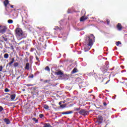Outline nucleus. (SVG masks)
Returning <instances> with one entry per match:
<instances>
[{
  "mask_svg": "<svg viewBox=\"0 0 127 127\" xmlns=\"http://www.w3.org/2000/svg\"><path fill=\"white\" fill-rule=\"evenodd\" d=\"M95 40V36L94 35L91 34L90 36H86L85 37V39L84 42V45L85 47L84 48V52H87L90 50V48H92V46L94 44V41Z\"/></svg>",
  "mask_w": 127,
  "mask_h": 127,
  "instance_id": "f257e3e1",
  "label": "nucleus"
},
{
  "mask_svg": "<svg viewBox=\"0 0 127 127\" xmlns=\"http://www.w3.org/2000/svg\"><path fill=\"white\" fill-rule=\"evenodd\" d=\"M15 32L18 40H21L23 38H25L27 35L26 33H23L22 30L19 28L16 29Z\"/></svg>",
  "mask_w": 127,
  "mask_h": 127,
  "instance_id": "f03ea898",
  "label": "nucleus"
},
{
  "mask_svg": "<svg viewBox=\"0 0 127 127\" xmlns=\"http://www.w3.org/2000/svg\"><path fill=\"white\" fill-rule=\"evenodd\" d=\"M77 80H80V82L78 83L79 89H81V88H85V87H87V86H88V82L87 81H83L80 78H77Z\"/></svg>",
  "mask_w": 127,
  "mask_h": 127,
  "instance_id": "7ed1b4c3",
  "label": "nucleus"
},
{
  "mask_svg": "<svg viewBox=\"0 0 127 127\" xmlns=\"http://www.w3.org/2000/svg\"><path fill=\"white\" fill-rule=\"evenodd\" d=\"M79 115H81V116H88L89 115V111H87L86 109H81L79 111Z\"/></svg>",
  "mask_w": 127,
  "mask_h": 127,
  "instance_id": "20e7f679",
  "label": "nucleus"
},
{
  "mask_svg": "<svg viewBox=\"0 0 127 127\" xmlns=\"http://www.w3.org/2000/svg\"><path fill=\"white\" fill-rule=\"evenodd\" d=\"M3 28L2 29L0 30V33H1L2 34H3L6 31V29H7V27L5 26H4Z\"/></svg>",
  "mask_w": 127,
  "mask_h": 127,
  "instance_id": "39448f33",
  "label": "nucleus"
},
{
  "mask_svg": "<svg viewBox=\"0 0 127 127\" xmlns=\"http://www.w3.org/2000/svg\"><path fill=\"white\" fill-rule=\"evenodd\" d=\"M101 71H102L103 72V73H106V72H107V71H108V68L107 67H106V66L103 65V66H102V67L101 68Z\"/></svg>",
  "mask_w": 127,
  "mask_h": 127,
  "instance_id": "423d86ee",
  "label": "nucleus"
},
{
  "mask_svg": "<svg viewBox=\"0 0 127 127\" xmlns=\"http://www.w3.org/2000/svg\"><path fill=\"white\" fill-rule=\"evenodd\" d=\"M15 97H16V95L15 94H13L10 95V98L11 99V101H14L15 99Z\"/></svg>",
  "mask_w": 127,
  "mask_h": 127,
  "instance_id": "0eeeda50",
  "label": "nucleus"
},
{
  "mask_svg": "<svg viewBox=\"0 0 127 127\" xmlns=\"http://www.w3.org/2000/svg\"><path fill=\"white\" fill-rule=\"evenodd\" d=\"M98 122L99 124H102V123H103V117L99 116L98 118Z\"/></svg>",
  "mask_w": 127,
  "mask_h": 127,
  "instance_id": "6e6552de",
  "label": "nucleus"
},
{
  "mask_svg": "<svg viewBox=\"0 0 127 127\" xmlns=\"http://www.w3.org/2000/svg\"><path fill=\"white\" fill-rule=\"evenodd\" d=\"M3 121L4 123H5L6 125H9V124H10V121H9V119L7 118L4 119Z\"/></svg>",
  "mask_w": 127,
  "mask_h": 127,
  "instance_id": "1a4fd4ad",
  "label": "nucleus"
},
{
  "mask_svg": "<svg viewBox=\"0 0 127 127\" xmlns=\"http://www.w3.org/2000/svg\"><path fill=\"white\" fill-rule=\"evenodd\" d=\"M123 28V26H122V24L121 23H118L117 25V29L121 31L122 30V29Z\"/></svg>",
  "mask_w": 127,
  "mask_h": 127,
  "instance_id": "9d476101",
  "label": "nucleus"
},
{
  "mask_svg": "<svg viewBox=\"0 0 127 127\" xmlns=\"http://www.w3.org/2000/svg\"><path fill=\"white\" fill-rule=\"evenodd\" d=\"M55 75H57V76H59V75H63V72H62V71H61V70H60L58 72H56L55 73Z\"/></svg>",
  "mask_w": 127,
  "mask_h": 127,
  "instance_id": "9b49d317",
  "label": "nucleus"
},
{
  "mask_svg": "<svg viewBox=\"0 0 127 127\" xmlns=\"http://www.w3.org/2000/svg\"><path fill=\"white\" fill-rule=\"evenodd\" d=\"M13 62H14V58H12L11 59V61L9 62L7 64V66H8V65H9V66H11V64H13Z\"/></svg>",
  "mask_w": 127,
  "mask_h": 127,
  "instance_id": "f8f14e48",
  "label": "nucleus"
},
{
  "mask_svg": "<svg viewBox=\"0 0 127 127\" xmlns=\"http://www.w3.org/2000/svg\"><path fill=\"white\" fill-rule=\"evenodd\" d=\"M77 72H78V69L76 68H74L71 71V74H75V73H77Z\"/></svg>",
  "mask_w": 127,
  "mask_h": 127,
  "instance_id": "ddd939ff",
  "label": "nucleus"
},
{
  "mask_svg": "<svg viewBox=\"0 0 127 127\" xmlns=\"http://www.w3.org/2000/svg\"><path fill=\"white\" fill-rule=\"evenodd\" d=\"M25 69H26V70H29V63H27L26 64V66L25 67Z\"/></svg>",
  "mask_w": 127,
  "mask_h": 127,
  "instance_id": "4468645a",
  "label": "nucleus"
},
{
  "mask_svg": "<svg viewBox=\"0 0 127 127\" xmlns=\"http://www.w3.org/2000/svg\"><path fill=\"white\" fill-rule=\"evenodd\" d=\"M43 127H52V126H51L49 123H46L44 124Z\"/></svg>",
  "mask_w": 127,
  "mask_h": 127,
  "instance_id": "2eb2a0df",
  "label": "nucleus"
},
{
  "mask_svg": "<svg viewBox=\"0 0 127 127\" xmlns=\"http://www.w3.org/2000/svg\"><path fill=\"white\" fill-rule=\"evenodd\" d=\"M9 2L8 0H5L4 1V4L5 6H6L8 4Z\"/></svg>",
  "mask_w": 127,
  "mask_h": 127,
  "instance_id": "dca6fc26",
  "label": "nucleus"
},
{
  "mask_svg": "<svg viewBox=\"0 0 127 127\" xmlns=\"http://www.w3.org/2000/svg\"><path fill=\"white\" fill-rule=\"evenodd\" d=\"M44 108L45 110H48V109H49V106H48V105L47 104H45L44 105Z\"/></svg>",
  "mask_w": 127,
  "mask_h": 127,
  "instance_id": "f3484780",
  "label": "nucleus"
},
{
  "mask_svg": "<svg viewBox=\"0 0 127 127\" xmlns=\"http://www.w3.org/2000/svg\"><path fill=\"white\" fill-rule=\"evenodd\" d=\"M86 19H87V18H85V17H84V16H82V17H81V18H80V21H84V20H86Z\"/></svg>",
  "mask_w": 127,
  "mask_h": 127,
  "instance_id": "a211bd4d",
  "label": "nucleus"
},
{
  "mask_svg": "<svg viewBox=\"0 0 127 127\" xmlns=\"http://www.w3.org/2000/svg\"><path fill=\"white\" fill-rule=\"evenodd\" d=\"M12 16H14V18L17 17V13L14 11V13L12 14Z\"/></svg>",
  "mask_w": 127,
  "mask_h": 127,
  "instance_id": "6ab92c4d",
  "label": "nucleus"
},
{
  "mask_svg": "<svg viewBox=\"0 0 127 127\" xmlns=\"http://www.w3.org/2000/svg\"><path fill=\"white\" fill-rule=\"evenodd\" d=\"M32 121L35 122L36 124H37V123H38V120L36 119V118H33Z\"/></svg>",
  "mask_w": 127,
  "mask_h": 127,
  "instance_id": "aec40b11",
  "label": "nucleus"
},
{
  "mask_svg": "<svg viewBox=\"0 0 127 127\" xmlns=\"http://www.w3.org/2000/svg\"><path fill=\"white\" fill-rule=\"evenodd\" d=\"M8 54H5L4 55V58H5V59H7L8 58Z\"/></svg>",
  "mask_w": 127,
  "mask_h": 127,
  "instance_id": "412c9836",
  "label": "nucleus"
},
{
  "mask_svg": "<svg viewBox=\"0 0 127 127\" xmlns=\"http://www.w3.org/2000/svg\"><path fill=\"white\" fill-rule=\"evenodd\" d=\"M80 110H81V108L79 107V108H74V111L75 112H79V111H80Z\"/></svg>",
  "mask_w": 127,
  "mask_h": 127,
  "instance_id": "4be33fe9",
  "label": "nucleus"
},
{
  "mask_svg": "<svg viewBox=\"0 0 127 127\" xmlns=\"http://www.w3.org/2000/svg\"><path fill=\"white\" fill-rule=\"evenodd\" d=\"M71 114H73V111H66V115H70Z\"/></svg>",
  "mask_w": 127,
  "mask_h": 127,
  "instance_id": "5701e85b",
  "label": "nucleus"
},
{
  "mask_svg": "<svg viewBox=\"0 0 127 127\" xmlns=\"http://www.w3.org/2000/svg\"><path fill=\"white\" fill-rule=\"evenodd\" d=\"M45 70H46V71H50V68H49V66H47L45 68Z\"/></svg>",
  "mask_w": 127,
  "mask_h": 127,
  "instance_id": "b1692460",
  "label": "nucleus"
},
{
  "mask_svg": "<svg viewBox=\"0 0 127 127\" xmlns=\"http://www.w3.org/2000/svg\"><path fill=\"white\" fill-rule=\"evenodd\" d=\"M94 75H95V73H94V72H90V73H89L88 74V76H94Z\"/></svg>",
  "mask_w": 127,
  "mask_h": 127,
  "instance_id": "393cba45",
  "label": "nucleus"
},
{
  "mask_svg": "<svg viewBox=\"0 0 127 127\" xmlns=\"http://www.w3.org/2000/svg\"><path fill=\"white\" fill-rule=\"evenodd\" d=\"M7 22H8V23L11 24V23H13V21L12 19H9L7 21Z\"/></svg>",
  "mask_w": 127,
  "mask_h": 127,
  "instance_id": "a878e982",
  "label": "nucleus"
},
{
  "mask_svg": "<svg viewBox=\"0 0 127 127\" xmlns=\"http://www.w3.org/2000/svg\"><path fill=\"white\" fill-rule=\"evenodd\" d=\"M60 108H62V109H64V108H66V104L60 105Z\"/></svg>",
  "mask_w": 127,
  "mask_h": 127,
  "instance_id": "bb28decb",
  "label": "nucleus"
},
{
  "mask_svg": "<svg viewBox=\"0 0 127 127\" xmlns=\"http://www.w3.org/2000/svg\"><path fill=\"white\" fill-rule=\"evenodd\" d=\"M55 30H59V31H60L61 29L60 28H59L58 26H56V28H54Z\"/></svg>",
  "mask_w": 127,
  "mask_h": 127,
  "instance_id": "cd10ccee",
  "label": "nucleus"
},
{
  "mask_svg": "<svg viewBox=\"0 0 127 127\" xmlns=\"http://www.w3.org/2000/svg\"><path fill=\"white\" fill-rule=\"evenodd\" d=\"M43 117H44V115L43 114H40L39 115L40 119H43Z\"/></svg>",
  "mask_w": 127,
  "mask_h": 127,
  "instance_id": "c85d7f7f",
  "label": "nucleus"
},
{
  "mask_svg": "<svg viewBox=\"0 0 127 127\" xmlns=\"http://www.w3.org/2000/svg\"><path fill=\"white\" fill-rule=\"evenodd\" d=\"M35 55L36 56V60L38 61V62H39L40 61L39 60V58H38V57L36 56V54L35 53Z\"/></svg>",
  "mask_w": 127,
  "mask_h": 127,
  "instance_id": "c756f323",
  "label": "nucleus"
},
{
  "mask_svg": "<svg viewBox=\"0 0 127 127\" xmlns=\"http://www.w3.org/2000/svg\"><path fill=\"white\" fill-rule=\"evenodd\" d=\"M18 66V64L17 63H14V67H17Z\"/></svg>",
  "mask_w": 127,
  "mask_h": 127,
  "instance_id": "7c9ffc66",
  "label": "nucleus"
},
{
  "mask_svg": "<svg viewBox=\"0 0 127 127\" xmlns=\"http://www.w3.org/2000/svg\"><path fill=\"white\" fill-rule=\"evenodd\" d=\"M120 44H122V43H121V42H120V41H118L116 43L117 46H119V45H120Z\"/></svg>",
  "mask_w": 127,
  "mask_h": 127,
  "instance_id": "2f4dec72",
  "label": "nucleus"
},
{
  "mask_svg": "<svg viewBox=\"0 0 127 127\" xmlns=\"http://www.w3.org/2000/svg\"><path fill=\"white\" fill-rule=\"evenodd\" d=\"M3 111V108L2 106H0V113Z\"/></svg>",
  "mask_w": 127,
  "mask_h": 127,
  "instance_id": "473e14b6",
  "label": "nucleus"
},
{
  "mask_svg": "<svg viewBox=\"0 0 127 127\" xmlns=\"http://www.w3.org/2000/svg\"><path fill=\"white\" fill-rule=\"evenodd\" d=\"M4 91L6 93H7L8 92H9V89H8V88H5Z\"/></svg>",
  "mask_w": 127,
  "mask_h": 127,
  "instance_id": "72a5a7b5",
  "label": "nucleus"
},
{
  "mask_svg": "<svg viewBox=\"0 0 127 127\" xmlns=\"http://www.w3.org/2000/svg\"><path fill=\"white\" fill-rule=\"evenodd\" d=\"M67 12L68 13H72V10H71L70 9H68L67 10Z\"/></svg>",
  "mask_w": 127,
  "mask_h": 127,
  "instance_id": "f704fd0d",
  "label": "nucleus"
},
{
  "mask_svg": "<svg viewBox=\"0 0 127 127\" xmlns=\"http://www.w3.org/2000/svg\"><path fill=\"white\" fill-rule=\"evenodd\" d=\"M26 86H27V87H31V86H33V84H27L26 85Z\"/></svg>",
  "mask_w": 127,
  "mask_h": 127,
  "instance_id": "c9c22d12",
  "label": "nucleus"
},
{
  "mask_svg": "<svg viewBox=\"0 0 127 127\" xmlns=\"http://www.w3.org/2000/svg\"><path fill=\"white\" fill-rule=\"evenodd\" d=\"M62 115H67L66 112H63L61 113Z\"/></svg>",
  "mask_w": 127,
  "mask_h": 127,
  "instance_id": "e433bc0d",
  "label": "nucleus"
},
{
  "mask_svg": "<svg viewBox=\"0 0 127 127\" xmlns=\"http://www.w3.org/2000/svg\"><path fill=\"white\" fill-rule=\"evenodd\" d=\"M10 48H11V49H12V50H13V49H14V48H13V46L12 45H10Z\"/></svg>",
  "mask_w": 127,
  "mask_h": 127,
  "instance_id": "4c0bfd02",
  "label": "nucleus"
},
{
  "mask_svg": "<svg viewBox=\"0 0 127 127\" xmlns=\"http://www.w3.org/2000/svg\"><path fill=\"white\" fill-rule=\"evenodd\" d=\"M2 71V66L0 65V72H1Z\"/></svg>",
  "mask_w": 127,
  "mask_h": 127,
  "instance_id": "58836bf2",
  "label": "nucleus"
},
{
  "mask_svg": "<svg viewBox=\"0 0 127 127\" xmlns=\"http://www.w3.org/2000/svg\"><path fill=\"white\" fill-rule=\"evenodd\" d=\"M34 50H35V49L31 48V50H30V52H33V51H34Z\"/></svg>",
  "mask_w": 127,
  "mask_h": 127,
  "instance_id": "ea45409f",
  "label": "nucleus"
},
{
  "mask_svg": "<svg viewBox=\"0 0 127 127\" xmlns=\"http://www.w3.org/2000/svg\"><path fill=\"white\" fill-rule=\"evenodd\" d=\"M63 21H64V20H62L60 22V24H63Z\"/></svg>",
  "mask_w": 127,
  "mask_h": 127,
  "instance_id": "a19ab883",
  "label": "nucleus"
},
{
  "mask_svg": "<svg viewBox=\"0 0 127 127\" xmlns=\"http://www.w3.org/2000/svg\"><path fill=\"white\" fill-rule=\"evenodd\" d=\"M34 77V75L33 74H31V76H29V78H33Z\"/></svg>",
  "mask_w": 127,
  "mask_h": 127,
  "instance_id": "79ce46f5",
  "label": "nucleus"
},
{
  "mask_svg": "<svg viewBox=\"0 0 127 127\" xmlns=\"http://www.w3.org/2000/svg\"><path fill=\"white\" fill-rule=\"evenodd\" d=\"M116 97H117V95H115V96L112 97V99L113 100H116Z\"/></svg>",
  "mask_w": 127,
  "mask_h": 127,
  "instance_id": "37998d69",
  "label": "nucleus"
},
{
  "mask_svg": "<svg viewBox=\"0 0 127 127\" xmlns=\"http://www.w3.org/2000/svg\"><path fill=\"white\" fill-rule=\"evenodd\" d=\"M107 24H108V25L110 24V21H109V19H107Z\"/></svg>",
  "mask_w": 127,
  "mask_h": 127,
  "instance_id": "c03bdc74",
  "label": "nucleus"
},
{
  "mask_svg": "<svg viewBox=\"0 0 127 127\" xmlns=\"http://www.w3.org/2000/svg\"><path fill=\"white\" fill-rule=\"evenodd\" d=\"M37 74H39V71H36V72L35 73V76H36Z\"/></svg>",
  "mask_w": 127,
  "mask_h": 127,
  "instance_id": "a18cd8bd",
  "label": "nucleus"
},
{
  "mask_svg": "<svg viewBox=\"0 0 127 127\" xmlns=\"http://www.w3.org/2000/svg\"><path fill=\"white\" fill-rule=\"evenodd\" d=\"M103 105H104V106L105 107H106L107 104V103L104 102V103H103Z\"/></svg>",
  "mask_w": 127,
  "mask_h": 127,
  "instance_id": "49530a36",
  "label": "nucleus"
},
{
  "mask_svg": "<svg viewBox=\"0 0 127 127\" xmlns=\"http://www.w3.org/2000/svg\"><path fill=\"white\" fill-rule=\"evenodd\" d=\"M62 104V101H61L59 103V105H60V106H61Z\"/></svg>",
  "mask_w": 127,
  "mask_h": 127,
  "instance_id": "de8ad7c7",
  "label": "nucleus"
},
{
  "mask_svg": "<svg viewBox=\"0 0 127 127\" xmlns=\"http://www.w3.org/2000/svg\"><path fill=\"white\" fill-rule=\"evenodd\" d=\"M4 41H7V39L6 38H3Z\"/></svg>",
  "mask_w": 127,
  "mask_h": 127,
  "instance_id": "09e8293b",
  "label": "nucleus"
},
{
  "mask_svg": "<svg viewBox=\"0 0 127 127\" xmlns=\"http://www.w3.org/2000/svg\"><path fill=\"white\" fill-rule=\"evenodd\" d=\"M127 70H126V69L124 70H122L121 72L122 73H124V72H126Z\"/></svg>",
  "mask_w": 127,
  "mask_h": 127,
  "instance_id": "8fccbe9b",
  "label": "nucleus"
},
{
  "mask_svg": "<svg viewBox=\"0 0 127 127\" xmlns=\"http://www.w3.org/2000/svg\"><path fill=\"white\" fill-rule=\"evenodd\" d=\"M30 59H33V57L32 56L30 57Z\"/></svg>",
  "mask_w": 127,
  "mask_h": 127,
  "instance_id": "3c124183",
  "label": "nucleus"
},
{
  "mask_svg": "<svg viewBox=\"0 0 127 127\" xmlns=\"http://www.w3.org/2000/svg\"><path fill=\"white\" fill-rule=\"evenodd\" d=\"M20 77V76H18V77H17V80H18V79H19Z\"/></svg>",
  "mask_w": 127,
  "mask_h": 127,
  "instance_id": "603ef678",
  "label": "nucleus"
},
{
  "mask_svg": "<svg viewBox=\"0 0 127 127\" xmlns=\"http://www.w3.org/2000/svg\"><path fill=\"white\" fill-rule=\"evenodd\" d=\"M64 39H67V37L66 36H64Z\"/></svg>",
  "mask_w": 127,
  "mask_h": 127,
  "instance_id": "864d4df0",
  "label": "nucleus"
},
{
  "mask_svg": "<svg viewBox=\"0 0 127 127\" xmlns=\"http://www.w3.org/2000/svg\"><path fill=\"white\" fill-rule=\"evenodd\" d=\"M65 56H66V54H64V57H65Z\"/></svg>",
  "mask_w": 127,
  "mask_h": 127,
  "instance_id": "5fc2aeb1",
  "label": "nucleus"
},
{
  "mask_svg": "<svg viewBox=\"0 0 127 127\" xmlns=\"http://www.w3.org/2000/svg\"><path fill=\"white\" fill-rule=\"evenodd\" d=\"M45 82H46V83H47L48 82H49V81L48 80H46Z\"/></svg>",
  "mask_w": 127,
  "mask_h": 127,
  "instance_id": "6e6d98bb",
  "label": "nucleus"
},
{
  "mask_svg": "<svg viewBox=\"0 0 127 127\" xmlns=\"http://www.w3.org/2000/svg\"><path fill=\"white\" fill-rule=\"evenodd\" d=\"M110 70H111V71H113V70H114V68H111Z\"/></svg>",
  "mask_w": 127,
  "mask_h": 127,
  "instance_id": "4d7b16f0",
  "label": "nucleus"
},
{
  "mask_svg": "<svg viewBox=\"0 0 127 127\" xmlns=\"http://www.w3.org/2000/svg\"><path fill=\"white\" fill-rule=\"evenodd\" d=\"M11 7L12 8L13 7V5H11Z\"/></svg>",
  "mask_w": 127,
  "mask_h": 127,
  "instance_id": "13d9d810",
  "label": "nucleus"
},
{
  "mask_svg": "<svg viewBox=\"0 0 127 127\" xmlns=\"http://www.w3.org/2000/svg\"><path fill=\"white\" fill-rule=\"evenodd\" d=\"M40 81H43V79H40Z\"/></svg>",
  "mask_w": 127,
  "mask_h": 127,
  "instance_id": "bf43d9fd",
  "label": "nucleus"
},
{
  "mask_svg": "<svg viewBox=\"0 0 127 127\" xmlns=\"http://www.w3.org/2000/svg\"><path fill=\"white\" fill-rule=\"evenodd\" d=\"M77 44H78V43H76L75 44V45H77Z\"/></svg>",
  "mask_w": 127,
  "mask_h": 127,
  "instance_id": "052dcab7",
  "label": "nucleus"
},
{
  "mask_svg": "<svg viewBox=\"0 0 127 127\" xmlns=\"http://www.w3.org/2000/svg\"><path fill=\"white\" fill-rule=\"evenodd\" d=\"M108 82L107 81V82H106V84H108Z\"/></svg>",
  "mask_w": 127,
  "mask_h": 127,
  "instance_id": "680f3d73",
  "label": "nucleus"
},
{
  "mask_svg": "<svg viewBox=\"0 0 127 127\" xmlns=\"http://www.w3.org/2000/svg\"><path fill=\"white\" fill-rule=\"evenodd\" d=\"M107 82L109 83V82H110V80H108Z\"/></svg>",
  "mask_w": 127,
  "mask_h": 127,
  "instance_id": "e2e57ef3",
  "label": "nucleus"
},
{
  "mask_svg": "<svg viewBox=\"0 0 127 127\" xmlns=\"http://www.w3.org/2000/svg\"><path fill=\"white\" fill-rule=\"evenodd\" d=\"M0 27H1V25H0Z\"/></svg>",
  "mask_w": 127,
  "mask_h": 127,
  "instance_id": "0e129e2a",
  "label": "nucleus"
},
{
  "mask_svg": "<svg viewBox=\"0 0 127 127\" xmlns=\"http://www.w3.org/2000/svg\"><path fill=\"white\" fill-rule=\"evenodd\" d=\"M62 103H65V102H62Z\"/></svg>",
  "mask_w": 127,
  "mask_h": 127,
  "instance_id": "69168bd1",
  "label": "nucleus"
},
{
  "mask_svg": "<svg viewBox=\"0 0 127 127\" xmlns=\"http://www.w3.org/2000/svg\"><path fill=\"white\" fill-rule=\"evenodd\" d=\"M23 91H24V89H23Z\"/></svg>",
  "mask_w": 127,
  "mask_h": 127,
  "instance_id": "338daca9",
  "label": "nucleus"
},
{
  "mask_svg": "<svg viewBox=\"0 0 127 127\" xmlns=\"http://www.w3.org/2000/svg\"><path fill=\"white\" fill-rule=\"evenodd\" d=\"M121 111H123V110H121Z\"/></svg>",
  "mask_w": 127,
  "mask_h": 127,
  "instance_id": "774afa93",
  "label": "nucleus"
}]
</instances>
